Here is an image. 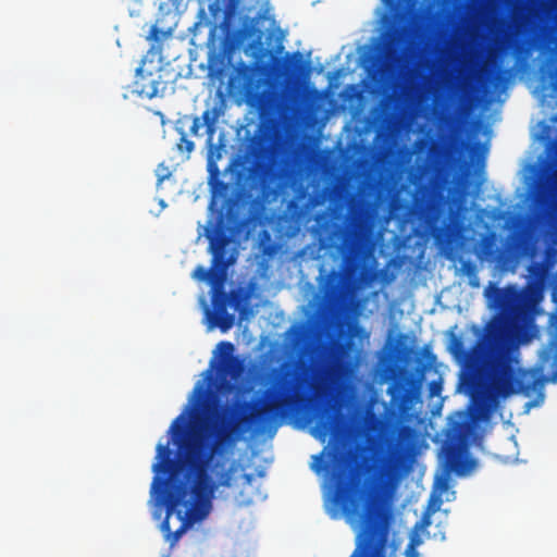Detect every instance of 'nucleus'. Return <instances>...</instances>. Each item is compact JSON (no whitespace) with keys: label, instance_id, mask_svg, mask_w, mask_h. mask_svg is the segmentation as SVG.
Segmentation results:
<instances>
[{"label":"nucleus","instance_id":"nucleus-1","mask_svg":"<svg viewBox=\"0 0 557 557\" xmlns=\"http://www.w3.org/2000/svg\"><path fill=\"white\" fill-rule=\"evenodd\" d=\"M306 393L299 376L287 371L267 391L265 400L223 405L186 434L184 413L171 424L177 459L168 445L158 444L151 494L165 507L161 531L174 546L194 521L206 519L220 487H231L237 470L230 455L252 426L260 433L276 429V421L304 403Z\"/></svg>","mask_w":557,"mask_h":557},{"label":"nucleus","instance_id":"nucleus-2","mask_svg":"<svg viewBox=\"0 0 557 557\" xmlns=\"http://www.w3.org/2000/svg\"><path fill=\"white\" fill-rule=\"evenodd\" d=\"M220 177L208 176L211 191L209 209L213 211L219 199H223L224 203L206 225L198 222L199 237L205 236L209 244L211 265L209 269L197 265L191 277L211 286L213 319L222 332L228 331L235 323L234 313L227 312L228 307L238 311L242 318L245 314L247 294L242 289L226 293L224 282L228 268L237 261L240 240L249 238L260 220L257 212L259 196L253 197L251 191L239 186L242 183H454V176H232L234 186Z\"/></svg>","mask_w":557,"mask_h":557},{"label":"nucleus","instance_id":"nucleus-3","mask_svg":"<svg viewBox=\"0 0 557 557\" xmlns=\"http://www.w3.org/2000/svg\"><path fill=\"white\" fill-rule=\"evenodd\" d=\"M541 298L535 282H528L522 289H496L495 300L502 313L486 324L484 334L470 349H466L457 336L450 341L449 349L455 359L469 372H479L490 392L497 397L506 398L518 393L529 395L544 383V377L534 371L517 368L518 361L510 351L511 339L518 343L528 339L527 324Z\"/></svg>","mask_w":557,"mask_h":557},{"label":"nucleus","instance_id":"nucleus-4","mask_svg":"<svg viewBox=\"0 0 557 557\" xmlns=\"http://www.w3.org/2000/svg\"><path fill=\"white\" fill-rule=\"evenodd\" d=\"M341 460L343 467L333 473L335 490L332 502L336 512L341 511L357 529L356 548L349 557H395L400 543L389 540L391 506L381 493L366 490L351 476L344 456Z\"/></svg>","mask_w":557,"mask_h":557},{"label":"nucleus","instance_id":"nucleus-5","mask_svg":"<svg viewBox=\"0 0 557 557\" xmlns=\"http://www.w3.org/2000/svg\"><path fill=\"white\" fill-rule=\"evenodd\" d=\"M376 237L374 218L363 210L351 211L345 225L333 222L323 225L319 234L321 248L342 257L341 272L333 271L322 287L325 297L335 298L344 282L356 283L362 278Z\"/></svg>","mask_w":557,"mask_h":557},{"label":"nucleus","instance_id":"nucleus-6","mask_svg":"<svg viewBox=\"0 0 557 557\" xmlns=\"http://www.w3.org/2000/svg\"><path fill=\"white\" fill-rule=\"evenodd\" d=\"M429 156L447 166L448 170H323V171H296V170H257L249 169L247 174H485L487 148L480 143L469 144L462 138L449 136L443 141H431Z\"/></svg>","mask_w":557,"mask_h":557},{"label":"nucleus","instance_id":"nucleus-7","mask_svg":"<svg viewBox=\"0 0 557 557\" xmlns=\"http://www.w3.org/2000/svg\"><path fill=\"white\" fill-rule=\"evenodd\" d=\"M227 88L231 95L240 96L260 116L271 115L281 107V96L253 65L239 62L232 71Z\"/></svg>","mask_w":557,"mask_h":557},{"label":"nucleus","instance_id":"nucleus-8","mask_svg":"<svg viewBox=\"0 0 557 557\" xmlns=\"http://www.w3.org/2000/svg\"><path fill=\"white\" fill-rule=\"evenodd\" d=\"M472 432V423L462 413L449 419L445 433L446 440L442 448L445 469V476L438 480V487L442 491L448 487L447 475L449 473L461 476L469 473L475 467V459L469 455Z\"/></svg>","mask_w":557,"mask_h":557},{"label":"nucleus","instance_id":"nucleus-9","mask_svg":"<svg viewBox=\"0 0 557 557\" xmlns=\"http://www.w3.org/2000/svg\"><path fill=\"white\" fill-rule=\"evenodd\" d=\"M417 437V431L412 426L400 423L382 434L380 449L385 475L392 478L408 470L414 455Z\"/></svg>","mask_w":557,"mask_h":557},{"label":"nucleus","instance_id":"nucleus-10","mask_svg":"<svg viewBox=\"0 0 557 557\" xmlns=\"http://www.w3.org/2000/svg\"><path fill=\"white\" fill-rule=\"evenodd\" d=\"M160 72L159 66L156 71L146 70L145 60H143V64L136 69L134 91L148 99L163 94L166 89V82L161 81Z\"/></svg>","mask_w":557,"mask_h":557},{"label":"nucleus","instance_id":"nucleus-11","mask_svg":"<svg viewBox=\"0 0 557 557\" xmlns=\"http://www.w3.org/2000/svg\"><path fill=\"white\" fill-rule=\"evenodd\" d=\"M346 423V417L335 406H331L322 410L317 424V436L324 441L327 435L338 434Z\"/></svg>","mask_w":557,"mask_h":557},{"label":"nucleus","instance_id":"nucleus-12","mask_svg":"<svg viewBox=\"0 0 557 557\" xmlns=\"http://www.w3.org/2000/svg\"><path fill=\"white\" fill-rule=\"evenodd\" d=\"M391 403L400 410H405L416 398V381L406 377L396 381L388 387Z\"/></svg>","mask_w":557,"mask_h":557},{"label":"nucleus","instance_id":"nucleus-13","mask_svg":"<svg viewBox=\"0 0 557 557\" xmlns=\"http://www.w3.org/2000/svg\"><path fill=\"white\" fill-rule=\"evenodd\" d=\"M481 252L488 261L504 263L507 252L497 246L496 236L494 234L483 237L481 243Z\"/></svg>","mask_w":557,"mask_h":557},{"label":"nucleus","instance_id":"nucleus-14","mask_svg":"<svg viewBox=\"0 0 557 557\" xmlns=\"http://www.w3.org/2000/svg\"><path fill=\"white\" fill-rule=\"evenodd\" d=\"M347 371V366L342 361H336L330 367L312 386L315 392L320 391L321 385L332 386L335 385L341 376Z\"/></svg>","mask_w":557,"mask_h":557},{"label":"nucleus","instance_id":"nucleus-15","mask_svg":"<svg viewBox=\"0 0 557 557\" xmlns=\"http://www.w3.org/2000/svg\"><path fill=\"white\" fill-rule=\"evenodd\" d=\"M222 114V107L216 104L211 109L205 110L202 115L199 116L202 126L206 127V133L209 135V141H211V137L215 133V124Z\"/></svg>","mask_w":557,"mask_h":557},{"label":"nucleus","instance_id":"nucleus-16","mask_svg":"<svg viewBox=\"0 0 557 557\" xmlns=\"http://www.w3.org/2000/svg\"><path fill=\"white\" fill-rule=\"evenodd\" d=\"M202 127L199 116L183 115L175 123L176 132H187L188 135L199 136V131Z\"/></svg>","mask_w":557,"mask_h":557},{"label":"nucleus","instance_id":"nucleus-17","mask_svg":"<svg viewBox=\"0 0 557 557\" xmlns=\"http://www.w3.org/2000/svg\"><path fill=\"white\" fill-rule=\"evenodd\" d=\"M258 248L260 253L267 258H272L276 253L277 246L272 242V236L269 231L262 230L259 233Z\"/></svg>","mask_w":557,"mask_h":557},{"label":"nucleus","instance_id":"nucleus-18","mask_svg":"<svg viewBox=\"0 0 557 557\" xmlns=\"http://www.w3.org/2000/svg\"><path fill=\"white\" fill-rule=\"evenodd\" d=\"M527 174H557V168L547 157H540L539 165L531 166Z\"/></svg>","mask_w":557,"mask_h":557},{"label":"nucleus","instance_id":"nucleus-19","mask_svg":"<svg viewBox=\"0 0 557 557\" xmlns=\"http://www.w3.org/2000/svg\"><path fill=\"white\" fill-rule=\"evenodd\" d=\"M172 30L169 28L168 30H163L159 28L157 25L151 26L149 35L147 36V40L153 42H162L165 38L171 36Z\"/></svg>","mask_w":557,"mask_h":557},{"label":"nucleus","instance_id":"nucleus-20","mask_svg":"<svg viewBox=\"0 0 557 557\" xmlns=\"http://www.w3.org/2000/svg\"><path fill=\"white\" fill-rule=\"evenodd\" d=\"M223 2V24H227L228 21L235 15L238 0H222Z\"/></svg>","mask_w":557,"mask_h":557},{"label":"nucleus","instance_id":"nucleus-21","mask_svg":"<svg viewBox=\"0 0 557 557\" xmlns=\"http://www.w3.org/2000/svg\"><path fill=\"white\" fill-rule=\"evenodd\" d=\"M177 133L181 135L176 144L178 151L190 153L195 149V144L193 140L188 139V133L183 131Z\"/></svg>","mask_w":557,"mask_h":557},{"label":"nucleus","instance_id":"nucleus-22","mask_svg":"<svg viewBox=\"0 0 557 557\" xmlns=\"http://www.w3.org/2000/svg\"><path fill=\"white\" fill-rule=\"evenodd\" d=\"M218 348L221 350L222 354L225 355V360L231 361L234 345L231 342L223 341L218 344Z\"/></svg>","mask_w":557,"mask_h":557},{"label":"nucleus","instance_id":"nucleus-23","mask_svg":"<svg viewBox=\"0 0 557 557\" xmlns=\"http://www.w3.org/2000/svg\"><path fill=\"white\" fill-rule=\"evenodd\" d=\"M323 453H324V450L320 455L314 456V463L312 465V469L317 473L321 472L322 470H324L329 467V462L325 461V459L323 457Z\"/></svg>","mask_w":557,"mask_h":557},{"label":"nucleus","instance_id":"nucleus-24","mask_svg":"<svg viewBox=\"0 0 557 557\" xmlns=\"http://www.w3.org/2000/svg\"><path fill=\"white\" fill-rule=\"evenodd\" d=\"M530 276L534 280L542 278L544 274V268L542 263H533L529 267Z\"/></svg>","mask_w":557,"mask_h":557},{"label":"nucleus","instance_id":"nucleus-25","mask_svg":"<svg viewBox=\"0 0 557 557\" xmlns=\"http://www.w3.org/2000/svg\"><path fill=\"white\" fill-rule=\"evenodd\" d=\"M523 243V235L518 232H513L508 237V245L512 248H519Z\"/></svg>","mask_w":557,"mask_h":557},{"label":"nucleus","instance_id":"nucleus-26","mask_svg":"<svg viewBox=\"0 0 557 557\" xmlns=\"http://www.w3.org/2000/svg\"><path fill=\"white\" fill-rule=\"evenodd\" d=\"M525 182H555L557 183V176H523Z\"/></svg>","mask_w":557,"mask_h":557},{"label":"nucleus","instance_id":"nucleus-27","mask_svg":"<svg viewBox=\"0 0 557 557\" xmlns=\"http://www.w3.org/2000/svg\"><path fill=\"white\" fill-rule=\"evenodd\" d=\"M406 557H418V552L416 549V544L413 540L408 544V546L405 549Z\"/></svg>","mask_w":557,"mask_h":557},{"label":"nucleus","instance_id":"nucleus-28","mask_svg":"<svg viewBox=\"0 0 557 557\" xmlns=\"http://www.w3.org/2000/svg\"><path fill=\"white\" fill-rule=\"evenodd\" d=\"M555 341L557 342V317H556V320H555ZM553 366L555 368L554 376L557 379V344H556V350H555V357H554Z\"/></svg>","mask_w":557,"mask_h":557},{"label":"nucleus","instance_id":"nucleus-29","mask_svg":"<svg viewBox=\"0 0 557 557\" xmlns=\"http://www.w3.org/2000/svg\"><path fill=\"white\" fill-rule=\"evenodd\" d=\"M221 10L222 9L220 8L218 1L210 5V11L212 12L213 15H215Z\"/></svg>","mask_w":557,"mask_h":557},{"label":"nucleus","instance_id":"nucleus-30","mask_svg":"<svg viewBox=\"0 0 557 557\" xmlns=\"http://www.w3.org/2000/svg\"><path fill=\"white\" fill-rule=\"evenodd\" d=\"M195 391L198 392L200 398H205L207 396V391L201 386H197Z\"/></svg>","mask_w":557,"mask_h":557},{"label":"nucleus","instance_id":"nucleus-31","mask_svg":"<svg viewBox=\"0 0 557 557\" xmlns=\"http://www.w3.org/2000/svg\"><path fill=\"white\" fill-rule=\"evenodd\" d=\"M158 184H161L164 180L166 178H170V176H165V175H162V176H158Z\"/></svg>","mask_w":557,"mask_h":557},{"label":"nucleus","instance_id":"nucleus-32","mask_svg":"<svg viewBox=\"0 0 557 557\" xmlns=\"http://www.w3.org/2000/svg\"><path fill=\"white\" fill-rule=\"evenodd\" d=\"M437 386L435 383H432V394H436Z\"/></svg>","mask_w":557,"mask_h":557}]
</instances>
